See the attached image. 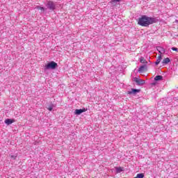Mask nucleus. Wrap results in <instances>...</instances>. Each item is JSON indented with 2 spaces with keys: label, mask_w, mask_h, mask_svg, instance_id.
<instances>
[{
  "label": "nucleus",
  "mask_w": 178,
  "mask_h": 178,
  "mask_svg": "<svg viewBox=\"0 0 178 178\" xmlns=\"http://www.w3.org/2000/svg\"><path fill=\"white\" fill-rule=\"evenodd\" d=\"M139 60L140 63H143L144 65L148 64V62L147 61V60H145V58L143 56L139 58Z\"/></svg>",
  "instance_id": "11"
},
{
  "label": "nucleus",
  "mask_w": 178,
  "mask_h": 178,
  "mask_svg": "<svg viewBox=\"0 0 178 178\" xmlns=\"http://www.w3.org/2000/svg\"><path fill=\"white\" fill-rule=\"evenodd\" d=\"M147 70H148L147 64H143L138 68V72L139 73H144L145 72H147Z\"/></svg>",
  "instance_id": "5"
},
{
  "label": "nucleus",
  "mask_w": 178,
  "mask_h": 178,
  "mask_svg": "<svg viewBox=\"0 0 178 178\" xmlns=\"http://www.w3.org/2000/svg\"><path fill=\"white\" fill-rule=\"evenodd\" d=\"M35 9H38V10H42V12H45V10H47V8L41 7L40 6H37L35 7Z\"/></svg>",
  "instance_id": "12"
},
{
  "label": "nucleus",
  "mask_w": 178,
  "mask_h": 178,
  "mask_svg": "<svg viewBox=\"0 0 178 178\" xmlns=\"http://www.w3.org/2000/svg\"><path fill=\"white\" fill-rule=\"evenodd\" d=\"M10 156L11 159H16V158L17 157V156H15V155H10Z\"/></svg>",
  "instance_id": "19"
},
{
  "label": "nucleus",
  "mask_w": 178,
  "mask_h": 178,
  "mask_svg": "<svg viewBox=\"0 0 178 178\" xmlns=\"http://www.w3.org/2000/svg\"><path fill=\"white\" fill-rule=\"evenodd\" d=\"M58 67V63L55 61H50L44 66V70H55Z\"/></svg>",
  "instance_id": "2"
},
{
  "label": "nucleus",
  "mask_w": 178,
  "mask_h": 178,
  "mask_svg": "<svg viewBox=\"0 0 178 178\" xmlns=\"http://www.w3.org/2000/svg\"><path fill=\"white\" fill-rule=\"evenodd\" d=\"M156 51H158L161 55H163V54H165V49L161 47H157Z\"/></svg>",
  "instance_id": "10"
},
{
  "label": "nucleus",
  "mask_w": 178,
  "mask_h": 178,
  "mask_svg": "<svg viewBox=\"0 0 178 178\" xmlns=\"http://www.w3.org/2000/svg\"><path fill=\"white\" fill-rule=\"evenodd\" d=\"M124 170V168L123 167H115L116 173H122Z\"/></svg>",
  "instance_id": "9"
},
{
  "label": "nucleus",
  "mask_w": 178,
  "mask_h": 178,
  "mask_svg": "<svg viewBox=\"0 0 178 178\" xmlns=\"http://www.w3.org/2000/svg\"><path fill=\"white\" fill-rule=\"evenodd\" d=\"M140 91L141 90L140 89L131 88L130 91L127 92V94H129V95H136V94L140 92Z\"/></svg>",
  "instance_id": "6"
},
{
  "label": "nucleus",
  "mask_w": 178,
  "mask_h": 178,
  "mask_svg": "<svg viewBox=\"0 0 178 178\" xmlns=\"http://www.w3.org/2000/svg\"><path fill=\"white\" fill-rule=\"evenodd\" d=\"M133 80L137 83L138 86H144V84H145V81L140 79L137 77H134Z\"/></svg>",
  "instance_id": "4"
},
{
  "label": "nucleus",
  "mask_w": 178,
  "mask_h": 178,
  "mask_svg": "<svg viewBox=\"0 0 178 178\" xmlns=\"http://www.w3.org/2000/svg\"><path fill=\"white\" fill-rule=\"evenodd\" d=\"M45 6L47 9H49V10H51V12L56 9V4L52 1H48L46 3Z\"/></svg>",
  "instance_id": "3"
},
{
  "label": "nucleus",
  "mask_w": 178,
  "mask_h": 178,
  "mask_svg": "<svg viewBox=\"0 0 178 178\" xmlns=\"http://www.w3.org/2000/svg\"><path fill=\"white\" fill-rule=\"evenodd\" d=\"M161 80H163V76H162L161 75H157L156 76V81H159Z\"/></svg>",
  "instance_id": "16"
},
{
  "label": "nucleus",
  "mask_w": 178,
  "mask_h": 178,
  "mask_svg": "<svg viewBox=\"0 0 178 178\" xmlns=\"http://www.w3.org/2000/svg\"><path fill=\"white\" fill-rule=\"evenodd\" d=\"M15 120L13 119H10L8 118L4 121V123H6V124H7L8 126H9L10 124H12V123H15Z\"/></svg>",
  "instance_id": "8"
},
{
  "label": "nucleus",
  "mask_w": 178,
  "mask_h": 178,
  "mask_svg": "<svg viewBox=\"0 0 178 178\" xmlns=\"http://www.w3.org/2000/svg\"><path fill=\"white\" fill-rule=\"evenodd\" d=\"M170 62V59L169 58H166L164 60H163V65H168Z\"/></svg>",
  "instance_id": "13"
},
{
  "label": "nucleus",
  "mask_w": 178,
  "mask_h": 178,
  "mask_svg": "<svg viewBox=\"0 0 178 178\" xmlns=\"http://www.w3.org/2000/svg\"><path fill=\"white\" fill-rule=\"evenodd\" d=\"M154 23H156V19L147 15H142L138 20V24L143 27H148L149 24H154Z\"/></svg>",
  "instance_id": "1"
},
{
  "label": "nucleus",
  "mask_w": 178,
  "mask_h": 178,
  "mask_svg": "<svg viewBox=\"0 0 178 178\" xmlns=\"http://www.w3.org/2000/svg\"><path fill=\"white\" fill-rule=\"evenodd\" d=\"M155 65H156V61L154 62Z\"/></svg>",
  "instance_id": "21"
},
{
  "label": "nucleus",
  "mask_w": 178,
  "mask_h": 178,
  "mask_svg": "<svg viewBox=\"0 0 178 178\" xmlns=\"http://www.w3.org/2000/svg\"><path fill=\"white\" fill-rule=\"evenodd\" d=\"M172 50L178 52V49L177 47H172Z\"/></svg>",
  "instance_id": "20"
},
{
  "label": "nucleus",
  "mask_w": 178,
  "mask_h": 178,
  "mask_svg": "<svg viewBox=\"0 0 178 178\" xmlns=\"http://www.w3.org/2000/svg\"><path fill=\"white\" fill-rule=\"evenodd\" d=\"M87 109L86 108H81V109H76L74 111L75 115H81L83 112H86Z\"/></svg>",
  "instance_id": "7"
},
{
  "label": "nucleus",
  "mask_w": 178,
  "mask_h": 178,
  "mask_svg": "<svg viewBox=\"0 0 178 178\" xmlns=\"http://www.w3.org/2000/svg\"><path fill=\"white\" fill-rule=\"evenodd\" d=\"M48 111H49L50 112L52 111V110L54 109V104H51L47 107Z\"/></svg>",
  "instance_id": "17"
},
{
  "label": "nucleus",
  "mask_w": 178,
  "mask_h": 178,
  "mask_svg": "<svg viewBox=\"0 0 178 178\" xmlns=\"http://www.w3.org/2000/svg\"><path fill=\"white\" fill-rule=\"evenodd\" d=\"M120 1V0H111L110 1V3L115 6V5L118 4V3Z\"/></svg>",
  "instance_id": "15"
},
{
  "label": "nucleus",
  "mask_w": 178,
  "mask_h": 178,
  "mask_svg": "<svg viewBox=\"0 0 178 178\" xmlns=\"http://www.w3.org/2000/svg\"><path fill=\"white\" fill-rule=\"evenodd\" d=\"M161 60H162V55L160 54L158 56V59L156 60V65H159V63H161Z\"/></svg>",
  "instance_id": "14"
},
{
  "label": "nucleus",
  "mask_w": 178,
  "mask_h": 178,
  "mask_svg": "<svg viewBox=\"0 0 178 178\" xmlns=\"http://www.w3.org/2000/svg\"><path fill=\"white\" fill-rule=\"evenodd\" d=\"M150 86H152H152H156V76L154 77V82L151 83Z\"/></svg>",
  "instance_id": "18"
}]
</instances>
